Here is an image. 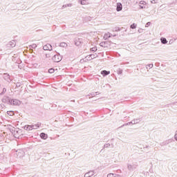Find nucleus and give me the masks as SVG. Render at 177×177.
I'll return each instance as SVG.
<instances>
[{"label":"nucleus","instance_id":"nucleus-11","mask_svg":"<svg viewBox=\"0 0 177 177\" xmlns=\"http://www.w3.org/2000/svg\"><path fill=\"white\" fill-rule=\"evenodd\" d=\"M92 175H93V174H92L91 172H88L84 175V177H91L92 176Z\"/></svg>","mask_w":177,"mask_h":177},{"label":"nucleus","instance_id":"nucleus-2","mask_svg":"<svg viewBox=\"0 0 177 177\" xmlns=\"http://www.w3.org/2000/svg\"><path fill=\"white\" fill-rule=\"evenodd\" d=\"M16 46V42L15 41H10L8 44V48H15Z\"/></svg>","mask_w":177,"mask_h":177},{"label":"nucleus","instance_id":"nucleus-7","mask_svg":"<svg viewBox=\"0 0 177 177\" xmlns=\"http://www.w3.org/2000/svg\"><path fill=\"white\" fill-rule=\"evenodd\" d=\"M101 74L102 75H109V74H110V71H102V72H101Z\"/></svg>","mask_w":177,"mask_h":177},{"label":"nucleus","instance_id":"nucleus-13","mask_svg":"<svg viewBox=\"0 0 177 177\" xmlns=\"http://www.w3.org/2000/svg\"><path fill=\"white\" fill-rule=\"evenodd\" d=\"M117 174H108L107 177H116Z\"/></svg>","mask_w":177,"mask_h":177},{"label":"nucleus","instance_id":"nucleus-4","mask_svg":"<svg viewBox=\"0 0 177 177\" xmlns=\"http://www.w3.org/2000/svg\"><path fill=\"white\" fill-rule=\"evenodd\" d=\"M34 127L32 125H28V126H25V129H26V131H31L32 129H34Z\"/></svg>","mask_w":177,"mask_h":177},{"label":"nucleus","instance_id":"nucleus-10","mask_svg":"<svg viewBox=\"0 0 177 177\" xmlns=\"http://www.w3.org/2000/svg\"><path fill=\"white\" fill-rule=\"evenodd\" d=\"M7 114L8 115H15V112H13V111H9L7 112Z\"/></svg>","mask_w":177,"mask_h":177},{"label":"nucleus","instance_id":"nucleus-12","mask_svg":"<svg viewBox=\"0 0 177 177\" xmlns=\"http://www.w3.org/2000/svg\"><path fill=\"white\" fill-rule=\"evenodd\" d=\"M161 42H162V44H167V42H168V41H167V39L162 38L161 39Z\"/></svg>","mask_w":177,"mask_h":177},{"label":"nucleus","instance_id":"nucleus-5","mask_svg":"<svg viewBox=\"0 0 177 177\" xmlns=\"http://www.w3.org/2000/svg\"><path fill=\"white\" fill-rule=\"evenodd\" d=\"M44 50H50V49H52V46H50L49 44H47L44 46Z\"/></svg>","mask_w":177,"mask_h":177},{"label":"nucleus","instance_id":"nucleus-15","mask_svg":"<svg viewBox=\"0 0 177 177\" xmlns=\"http://www.w3.org/2000/svg\"><path fill=\"white\" fill-rule=\"evenodd\" d=\"M91 50L92 52H96L97 50V48L96 47H93L92 48H91Z\"/></svg>","mask_w":177,"mask_h":177},{"label":"nucleus","instance_id":"nucleus-6","mask_svg":"<svg viewBox=\"0 0 177 177\" xmlns=\"http://www.w3.org/2000/svg\"><path fill=\"white\" fill-rule=\"evenodd\" d=\"M12 104L14 106H19L20 104V101H19L18 100H14L12 101Z\"/></svg>","mask_w":177,"mask_h":177},{"label":"nucleus","instance_id":"nucleus-16","mask_svg":"<svg viewBox=\"0 0 177 177\" xmlns=\"http://www.w3.org/2000/svg\"><path fill=\"white\" fill-rule=\"evenodd\" d=\"M131 28H132L133 30L136 28V24H133L132 25H131Z\"/></svg>","mask_w":177,"mask_h":177},{"label":"nucleus","instance_id":"nucleus-20","mask_svg":"<svg viewBox=\"0 0 177 177\" xmlns=\"http://www.w3.org/2000/svg\"><path fill=\"white\" fill-rule=\"evenodd\" d=\"M57 62H59V60L56 61Z\"/></svg>","mask_w":177,"mask_h":177},{"label":"nucleus","instance_id":"nucleus-8","mask_svg":"<svg viewBox=\"0 0 177 177\" xmlns=\"http://www.w3.org/2000/svg\"><path fill=\"white\" fill-rule=\"evenodd\" d=\"M40 137L41 138V139H46L48 138V136H46V134H45V133H41L40 134Z\"/></svg>","mask_w":177,"mask_h":177},{"label":"nucleus","instance_id":"nucleus-17","mask_svg":"<svg viewBox=\"0 0 177 177\" xmlns=\"http://www.w3.org/2000/svg\"><path fill=\"white\" fill-rule=\"evenodd\" d=\"M151 24V23L147 22V23L145 24V27H149Z\"/></svg>","mask_w":177,"mask_h":177},{"label":"nucleus","instance_id":"nucleus-18","mask_svg":"<svg viewBox=\"0 0 177 177\" xmlns=\"http://www.w3.org/2000/svg\"><path fill=\"white\" fill-rule=\"evenodd\" d=\"M82 5H84L85 3H82V1L81 2Z\"/></svg>","mask_w":177,"mask_h":177},{"label":"nucleus","instance_id":"nucleus-3","mask_svg":"<svg viewBox=\"0 0 177 177\" xmlns=\"http://www.w3.org/2000/svg\"><path fill=\"white\" fill-rule=\"evenodd\" d=\"M140 8L141 9H145V8H146V2L145 1H141L140 2Z\"/></svg>","mask_w":177,"mask_h":177},{"label":"nucleus","instance_id":"nucleus-1","mask_svg":"<svg viewBox=\"0 0 177 177\" xmlns=\"http://www.w3.org/2000/svg\"><path fill=\"white\" fill-rule=\"evenodd\" d=\"M116 10L117 12H121V10H122V4H121V3H117Z\"/></svg>","mask_w":177,"mask_h":177},{"label":"nucleus","instance_id":"nucleus-14","mask_svg":"<svg viewBox=\"0 0 177 177\" xmlns=\"http://www.w3.org/2000/svg\"><path fill=\"white\" fill-rule=\"evenodd\" d=\"M48 73H50V74H53V73H55V69L53 68H50L48 70Z\"/></svg>","mask_w":177,"mask_h":177},{"label":"nucleus","instance_id":"nucleus-9","mask_svg":"<svg viewBox=\"0 0 177 177\" xmlns=\"http://www.w3.org/2000/svg\"><path fill=\"white\" fill-rule=\"evenodd\" d=\"M33 126H35V127H33V129H38V128H39L41 127V123H37Z\"/></svg>","mask_w":177,"mask_h":177},{"label":"nucleus","instance_id":"nucleus-19","mask_svg":"<svg viewBox=\"0 0 177 177\" xmlns=\"http://www.w3.org/2000/svg\"><path fill=\"white\" fill-rule=\"evenodd\" d=\"M55 57H58V56H57H57H56V55H55Z\"/></svg>","mask_w":177,"mask_h":177}]
</instances>
